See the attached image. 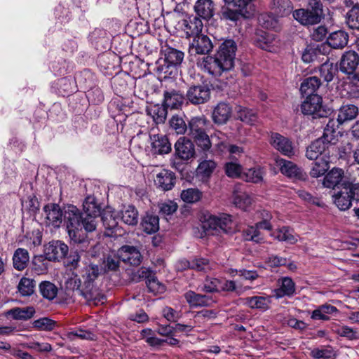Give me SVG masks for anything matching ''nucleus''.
Masks as SVG:
<instances>
[{
  "instance_id": "obj_1",
  "label": "nucleus",
  "mask_w": 359,
  "mask_h": 359,
  "mask_svg": "<svg viewBox=\"0 0 359 359\" xmlns=\"http://www.w3.org/2000/svg\"><path fill=\"white\" fill-rule=\"evenodd\" d=\"M236 50L237 45L233 40H225L213 56L208 55L198 59L197 65L208 74L219 76L233 67Z\"/></svg>"
},
{
  "instance_id": "obj_2",
  "label": "nucleus",
  "mask_w": 359,
  "mask_h": 359,
  "mask_svg": "<svg viewBox=\"0 0 359 359\" xmlns=\"http://www.w3.org/2000/svg\"><path fill=\"white\" fill-rule=\"evenodd\" d=\"M100 274L98 266L90 264L85 269L82 278L76 275L71 278L67 283L73 290L88 301L95 304H104L106 297L102 294L95 285V280Z\"/></svg>"
},
{
  "instance_id": "obj_3",
  "label": "nucleus",
  "mask_w": 359,
  "mask_h": 359,
  "mask_svg": "<svg viewBox=\"0 0 359 359\" xmlns=\"http://www.w3.org/2000/svg\"><path fill=\"white\" fill-rule=\"evenodd\" d=\"M81 213L76 206L70 205L64 208L63 221L69 238L74 243L82 244L87 248L89 242L85 239L83 233L81 232Z\"/></svg>"
},
{
  "instance_id": "obj_4",
  "label": "nucleus",
  "mask_w": 359,
  "mask_h": 359,
  "mask_svg": "<svg viewBox=\"0 0 359 359\" xmlns=\"http://www.w3.org/2000/svg\"><path fill=\"white\" fill-rule=\"evenodd\" d=\"M208 126L209 121L204 116L191 118L188 125V135L204 151L211 147V142L206 132Z\"/></svg>"
},
{
  "instance_id": "obj_5",
  "label": "nucleus",
  "mask_w": 359,
  "mask_h": 359,
  "mask_svg": "<svg viewBox=\"0 0 359 359\" xmlns=\"http://www.w3.org/2000/svg\"><path fill=\"white\" fill-rule=\"evenodd\" d=\"M322 97L318 95H310L302 103L301 110L304 114L312 115L314 118L323 117L325 111L322 105Z\"/></svg>"
},
{
  "instance_id": "obj_6",
  "label": "nucleus",
  "mask_w": 359,
  "mask_h": 359,
  "mask_svg": "<svg viewBox=\"0 0 359 359\" xmlns=\"http://www.w3.org/2000/svg\"><path fill=\"white\" fill-rule=\"evenodd\" d=\"M254 42L257 46L269 52H276L280 46V41L275 34L262 30L256 32Z\"/></svg>"
},
{
  "instance_id": "obj_7",
  "label": "nucleus",
  "mask_w": 359,
  "mask_h": 359,
  "mask_svg": "<svg viewBox=\"0 0 359 359\" xmlns=\"http://www.w3.org/2000/svg\"><path fill=\"white\" fill-rule=\"evenodd\" d=\"M207 224L210 229L219 232L231 233L234 231L231 216L226 214L220 216L210 215L207 219Z\"/></svg>"
},
{
  "instance_id": "obj_8",
  "label": "nucleus",
  "mask_w": 359,
  "mask_h": 359,
  "mask_svg": "<svg viewBox=\"0 0 359 359\" xmlns=\"http://www.w3.org/2000/svg\"><path fill=\"white\" fill-rule=\"evenodd\" d=\"M269 142L275 149L285 156L291 157L295 154L292 142L287 137L279 133H272Z\"/></svg>"
},
{
  "instance_id": "obj_9",
  "label": "nucleus",
  "mask_w": 359,
  "mask_h": 359,
  "mask_svg": "<svg viewBox=\"0 0 359 359\" xmlns=\"http://www.w3.org/2000/svg\"><path fill=\"white\" fill-rule=\"evenodd\" d=\"M69 250L68 246L60 241H53L46 245L44 254L49 261H60L65 257Z\"/></svg>"
},
{
  "instance_id": "obj_10",
  "label": "nucleus",
  "mask_w": 359,
  "mask_h": 359,
  "mask_svg": "<svg viewBox=\"0 0 359 359\" xmlns=\"http://www.w3.org/2000/svg\"><path fill=\"white\" fill-rule=\"evenodd\" d=\"M213 45L208 36L204 34L195 36L193 41L189 45V52L190 55H205L212 50Z\"/></svg>"
},
{
  "instance_id": "obj_11",
  "label": "nucleus",
  "mask_w": 359,
  "mask_h": 359,
  "mask_svg": "<svg viewBox=\"0 0 359 359\" xmlns=\"http://www.w3.org/2000/svg\"><path fill=\"white\" fill-rule=\"evenodd\" d=\"M46 212V224L54 228L60 227L62 221L64 210L55 203H50L44 207Z\"/></svg>"
},
{
  "instance_id": "obj_12",
  "label": "nucleus",
  "mask_w": 359,
  "mask_h": 359,
  "mask_svg": "<svg viewBox=\"0 0 359 359\" xmlns=\"http://www.w3.org/2000/svg\"><path fill=\"white\" fill-rule=\"evenodd\" d=\"M177 156L184 161H188L195 155V148L193 142L185 137H180L175 144Z\"/></svg>"
},
{
  "instance_id": "obj_13",
  "label": "nucleus",
  "mask_w": 359,
  "mask_h": 359,
  "mask_svg": "<svg viewBox=\"0 0 359 359\" xmlns=\"http://www.w3.org/2000/svg\"><path fill=\"white\" fill-rule=\"evenodd\" d=\"M210 91L205 86L190 87L187 93V99L194 104L205 103L210 99Z\"/></svg>"
},
{
  "instance_id": "obj_14",
  "label": "nucleus",
  "mask_w": 359,
  "mask_h": 359,
  "mask_svg": "<svg viewBox=\"0 0 359 359\" xmlns=\"http://www.w3.org/2000/svg\"><path fill=\"white\" fill-rule=\"evenodd\" d=\"M277 165L281 173L284 175L295 180L304 179V173L302 169L297 167L294 163L281 158L277 161Z\"/></svg>"
},
{
  "instance_id": "obj_15",
  "label": "nucleus",
  "mask_w": 359,
  "mask_h": 359,
  "mask_svg": "<svg viewBox=\"0 0 359 359\" xmlns=\"http://www.w3.org/2000/svg\"><path fill=\"white\" fill-rule=\"evenodd\" d=\"M277 288L273 290L274 296L279 299L290 297L295 292V284L290 277H282L277 281Z\"/></svg>"
},
{
  "instance_id": "obj_16",
  "label": "nucleus",
  "mask_w": 359,
  "mask_h": 359,
  "mask_svg": "<svg viewBox=\"0 0 359 359\" xmlns=\"http://www.w3.org/2000/svg\"><path fill=\"white\" fill-rule=\"evenodd\" d=\"M294 18L303 25H312L320 22L321 18L317 12H313L310 9H297L293 12Z\"/></svg>"
},
{
  "instance_id": "obj_17",
  "label": "nucleus",
  "mask_w": 359,
  "mask_h": 359,
  "mask_svg": "<svg viewBox=\"0 0 359 359\" xmlns=\"http://www.w3.org/2000/svg\"><path fill=\"white\" fill-rule=\"evenodd\" d=\"M359 63V57L356 52L349 50L341 57L340 62V70L346 74L353 73Z\"/></svg>"
},
{
  "instance_id": "obj_18",
  "label": "nucleus",
  "mask_w": 359,
  "mask_h": 359,
  "mask_svg": "<svg viewBox=\"0 0 359 359\" xmlns=\"http://www.w3.org/2000/svg\"><path fill=\"white\" fill-rule=\"evenodd\" d=\"M118 252L124 262L133 266H138L142 262V257L140 251L133 246L124 245L121 247Z\"/></svg>"
},
{
  "instance_id": "obj_19",
  "label": "nucleus",
  "mask_w": 359,
  "mask_h": 359,
  "mask_svg": "<svg viewBox=\"0 0 359 359\" xmlns=\"http://www.w3.org/2000/svg\"><path fill=\"white\" fill-rule=\"evenodd\" d=\"M151 151L154 154H168L171 151V144L168 137L163 135H154L151 137Z\"/></svg>"
},
{
  "instance_id": "obj_20",
  "label": "nucleus",
  "mask_w": 359,
  "mask_h": 359,
  "mask_svg": "<svg viewBox=\"0 0 359 359\" xmlns=\"http://www.w3.org/2000/svg\"><path fill=\"white\" fill-rule=\"evenodd\" d=\"M162 53L164 55L165 62L168 67L180 65L183 61L184 56L182 51L168 46L163 47Z\"/></svg>"
},
{
  "instance_id": "obj_21",
  "label": "nucleus",
  "mask_w": 359,
  "mask_h": 359,
  "mask_svg": "<svg viewBox=\"0 0 359 359\" xmlns=\"http://www.w3.org/2000/svg\"><path fill=\"white\" fill-rule=\"evenodd\" d=\"M184 298L191 307L209 306L214 302L211 297L197 294L191 290L184 294Z\"/></svg>"
},
{
  "instance_id": "obj_22",
  "label": "nucleus",
  "mask_w": 359,
  "mask_h": 359,
  "mask_svg": "<svg viewBox=\"0 0 359 359\" xmlns=\"http://www.w3.org/2000/svg\"><path fill=\"white\" fill-rule=\"evenodd\" d=\"M140 277L146 278V284L149 292L157 294L164 292L165 286L161 284L156 277L151 276L150 271L146 269H141L138 271Z\"/></svg>"
},
{
  "instance_id": "obj_23",
  "label": "nucleus",
  "mask_w": 359,
  "mask_h": 359,
  "mask_svg": "<svg viewBox=\"0 0 359 359\" xmlns=\"http://www.w3.org/2000/svg\"><path fill=\"white\" fill-rule=\"evenodd\" d=\"M175 180V177L173 172L168 170H163L156 175L154 182L156 185L162 190L168 191L174 187Z\"/></svg>"
},
{
  "instance_id": "obj_24",
  "label": "nucleus",
  "mask_w": 359,
  "mask_h": 359,
  "mask_svg": "<svg viewBox=\"0 0 359 359\" xmlns=\"http://www.w3.org/2000/svg\"><path fill=\"white\" fill-rule=\"evenodd\" d=\"M348 35L342 30L332 32L327 38V43L332 48L341 49L348 43Z\"/></svg>"
},
{
  "instance_id": "obj_25",
  "label": "nucleus",
  "mask_w": 359,
  "mask_h": 359,
  "mask_svg": "<svg viewBox=\"0 0 359 359\" xmlns=\"http://www.w3.org/2000/svg\"><path fill=\"white\" fill-rule=\"evenodd\" d=\"M231 115V107L229 104L219 102L214 109L212 119L216 123H225Z\"/></svg>"
},
{
  "instance_id": "obj_26",
  "label": "nucleus",
  "mask_w": 359,
  "mask_h": 359,
  "mask_svg": "<svg viewBox=\"0 0 359 359\" xmlns=\"http://www.w3.org/2000/svg\"><path fill=\"white\" fill-rule=\"evenodd\" d=\"M315 161L312 163L310 170V176L313 178H318L323 176L330 168V161L327 155H324L320 158L313 159Z\"/></svg>"
},
{
  "instance_id": "obj_27",
  "label": "nucleus",
  "mask_w": 359,
  "mask_h": 359,
  "mask_svg": "<svg viewBox=\"0 0 359 359\" xmlns=\"http://www.w3.org/2000/svg\"><path fill=\"white\" fill-rule=\"evenodd\" d=\"M328 146L323 140L317 139L307 148L306 156L310 160L320 158L322 156L327 155L326 150Z\"/></svg>"
},
{
  "instance_id": "obj_28",
  "label": "nucleus",
  "mask_w": 359,
  "mask_h": 359,
  "mask_svg": "<svg viewBox=\"0 0 359 359\" xmlns=\"http://www.w3.org/2000/svg\"><path fill=\"white\" fill-rule=\"evenodd\" d=\"M344 170L341 168H333L324 177L323 184L325 187L334 189L340 184L344 177Z\"/></svg>"
},
{
  "instance_id": "obj_29",
  "label": "nucleus",
  "mask_w": 359,
  "mask_h": 359,
  "mask_svg": "<svg viewBox=\"0 0 359 359\" xmlns=\"http://www.w3.org/2000/svg\"><path fill=\"white\" fill-rule=\"evenodd\" d=\"M270 235L279 241H285L290 244H294L298 241V236L294 233L292 229L287 226L278 229Z\"/></svg>"
},
{
  "instance_id": "obj_30",
  "label": "nucleus",
  "mask_w": 359,
  "mask_h": 359,
  "mask_svg": "<svg viewBox=\"0 0 359 359\" xmlns=\"http://www.w3.org/2000/svg\"><path fill=\"white\" fill-rule=\"evenodd\" d=\"M339 311L337 307L325 304L319 306L317 309L313 311L311 315L312 320H321L327 321L330 320L329 315L338 313Z\"/></svg>"
},
{
  "instance_id": "obj_31",
  "label": "nucleus",
  "mask_w": 359,
  "mask_h": 359,
  "mask_svg": "<svg viewBox=\"0 0 359 359\" xmlns=\"http://www.w3.org/2000/svg\"><path fill=\"white\" fill-rule=\"evenodd\" d=\"M358 114V108L354 104H345L340 107L337 116V123L342 124L344 122L353 120Z\"/></svg>"
},
{
  "instance_id": "obj_32",
  "label": "nucleus",
  "mask_w": 359,
  "mask_h": 359,
  "mask_svg": "<svg viewBox=\"0 0 359 359\" xmlns=\"http://www.w3.org/2000/svg\"><path fill=\"white\" fill-rule=\"evenodd\" d=\"M194 9L198 15L203 19L210 18L214 13V4L212 0H198Z\"/></svg>"
},
{
  "instance_id": "obj_33",
  "label": "nucleus",
  "mask_w": 359,
  "mask_h": 359,
  "mask_svg": "<svg viewBox=\"0 0 359 359\" xmlns=\"http://www.w3.org/2000/svg\"><path fill=\"white\" fill-rule=\"evenodd\" d=\"M333 201L340 210H346L351 206L352 197L347 188L333 195Z\"/></svg>"
},
{
  "instance_id": "obj_34",
  "label": "nucleus",
  "mask_w": 359,
  "mask_h": 359,
  "mask_svg": "<svg viewBox=\"0 0 359 359\" xmlns=\"http://www.w3.org/2000/svg\"><path fill=\"white\" fill-rule=\"evenodd\" d=\"M184 100L183 95L175 90L164 93L163 103L166 107L178 109L182 106Z\"/></svg>"
},
{
  "instance_id": "obj_35",
  "label": "nucleus",
  "mask_w": 359,
  "mask_h": 359,
  "mask_svg": "<svg viewBox=\"0 0 359 359\" xmlns=\"http://www.w3.org/2000/svg\"><path fill=\"white\" fill-rule=\"evenodd\" d=\"M182 25L187 37L200 34L203 29V22L197 17L183 20Z\"/></svg>"
},
{
  "instance_id": "obj_36",
  "label": "nucleus",
  "mask_w": 359,
  "mask_h": 359,
  "mask_svg": "<svg viewBox=\"0 0 359 359\" xmlns=\"http://www.w3.org/2000/svg\"><path fill=\"white\" fill-rule=\"evenodd\" d=\"M321 85L320 80L317 76H310L305 79L300 86V91L302 95L310 96L316 95L315 93Z\"/></svg>"
},
{
  "instance_id": "obj_37",
  "label": "nucleus",
  "mask_w": 359,
  "mask_h": 359,
  "mask_svg": "<svg viewBox=\"0 0 359 359\" xmlns=\"http://www.w3.org/2000/svg\"><path fill=\"white\" fill-rule=\"evenodd\" d=\"M29 260L28 251L24 248H18L13 256V267L18 271H22L27 267Z\"/></svg>"
},
{
  "instance_id": "obj_38",
  "label": "nucleus",
  "mask_w": 359,
  "mask_h": 359,
  "mask_svg": "<svg viewBox=\"0 0 359 359\" xmlns=\"http://www.w3.org/2000/svg\"><path fill=\"white\" fill-rule=\"evenodd\" d=\"M35 313L33 307L14 308L5 312V316H11L15 320H27Z\"/></svg>"
},
{
  "instance_id": "obj_39",
  "label": "nucleus",
  "mask_w": 359,
  "mask_h": 359,
  "mask_svg": "<svg viewBox=\"0 0 359 359\" xmlns=\"http://www.w3.org/2000/svg\"><path fill=\"white\" fill-rule=\"evenodd\" d=\"M233 202L236 206L247 210L252 204V199L247 193L235 189L233 194Z\"/></svg>"
},
{
  "instance_id": "obj_40",
  "label": "nucleus",
  "mask_w": 359,
  "mask_h": 359,
  "mask_svg": "<svg viewBox=\"0 0 359 359\" xmlns=\"http://www.w3.org/2000/svg\"><path fill=\"white\" fill-rule=\"evenodd\" d=\"M83 207L84 214L88 216L98 217L100 215V205L93 196H88L86 198Z\"/></svg>"
},
{
  "instance_id": "obj_41",
  "label": "nucleus",
  "mask_w": 359,
  "mask_h": 359,
  "mask_svg": "<svg viewBox=\"0 0 359 359\" xmlns=\"http://www.w3.org/2000/svg\"><path fill=\"white\" fill-rule=\"evenodd\" d=\"M215 137H217L221 140L220 142L217 143V147L221 152H225L228 151L230 154H241L243 152V149L242 147H240L236 145H229L224 142V135L221 132H217L212 135V139L213 140Z\"/></svg>"
},
{
  "instance_id": "obj_42",
  "label": "nucleus",
  "mask_w": 359,
  "mask_h": 359,
  "mask_svg": "<svg viewBox=\"0 0 359 359\" xmlns=\"http://www.w3.org/2000/svg\"><path fill=\"white\" fill-rule=\"evenodd\" d=\"M270 298L261 296L246 297L244 299V304L251 309L266 310L269 308Z\"/></svg>"
},
{
  "instance_id": "obj_43",
  "label": "nucleus",
  "mask_w": 359,
  "mask_h": 359,
  "mask_svg": "<svg viewBox=\"0 0 359 359\" xmlns=\"http://www.w3.org/2000/svg\"><path fill=\"white\" fill-rule=\"evenodd\" d=\"M142 229L149 234L156 232L159 229V219L156 215H146L141 223Z\"/></svg>"
},
{
  "instance_id": "obj_44",
  "label": "nucleus",
  "mask_w": 359,
  "mask_h": 359,
  "mask_svg": "<svg viewBox=\"0 0 359 359\" xmlns=\"http://www.w3.org/2000/svg\"><path fill=\"white\" fill-rule=\"evenodd\" d=\"M164 105L155 104L147 109L148 114L156 123H163L167 116V109Z\"/></svg>"
},
{
  "instance_id": "obj_45",
  "label": "nucleus",
  "mask_w": 359,
  "mask_h": 359,
  "mask_svg": "<svg viewBox=\"0 0 359 359\" xmlns=\"http://www.w3.org/2000/svg\"><path fill=\"white\" fill-rule=\"evenodd\" d=\"M35 286L34 279L22 277L18 283V290L22 296L29 297L34 292Z\"/></svg>"
},
{
  "instance_id": "obj_46",
  "label": "nucleus",
  "mask_w": 359,
  "mask_h": 359,
  "mask_svg": "<svg viewBox=\"0 0 359 359\" xmlns=\"http://www.w3.org/2000/svg\"><path fill=\"white\" fill-rule=\"evenodd\" d=\"M184 266L189 265L191 268L198 270L208 271L214 269L215 264L210 262V261L205 258H196L191 262L185 261L183 262Z\"/></svg>"
},
{
  "instance_id": "obj_47",
  "label": "nucleus",
  "mask_w": 359,
  "mask_h": 359,
  "mask_svg": "<svg viewBox=\"0 0 359 359\" xmlns=\"http://www.w3.org/2000/svg\"><path fill=\"white\" fill-rule=\"evenodd\" d=\"M264 170L260 167L248 169L242 175L241 179L252 183H259L263 180Z\"/></svg>"
},
{
  "instance_id": "obj_48",
  "label": "nucleus",
  "mask_w": 359,
  "mask_h": 359,
  "mask_svg": "<svg viewBox=\"0 0 359 359\" xmlns=\"http://www.w3.org/2000/svg\"><path fill=\"white\" fill-rule=\"evenodd\" d=\"M121 219L125 224L128 225H136L138 222L137 210L133 205H128V207H126L121 211Z\"/></svg>"
},
{
  "instance_id": "obj_49",
  "label": "nucleus",
  "mask_w": 359,
  "mask_h": 359,
  "mask_svg": "<svg viewBox=\"0 0 359 359\" xmlns=\"http://www.w3.org/2000/svg\"><path fill=\"white\" fill-rule=\"evenodd\" d=\"M39 291L43 297L53 300L57 294V287L50 281H43L39 284Z\"/></svg>"
},
{
  "instance_id": "obj_50",
  "label": "nucleus",
  "mask_w": 359,
  "mask_h": 359,
  "mask_svg": "<svg viewBox=\"0 0 359 359\" xmlns=\"http://www.w3.org/2000/svg\"><path fill=\"white\" fill-rule=\"evenodd\" d=\"M203 193L196 188L183 190L180 195L182 200L187 203H196L201 199Z\"/></svg>"
},
{
  "instance_id": "obj_51",
  "label": "nucleus",
  "mask_w": 359,
  "mask_h": 359,
  "mask_svg": "<svg viewBox=\"0 0 359 359\" xmlns=\"http://www.w3.org/2000/svg\"><path fill=\"white\" fill-rule=\"evenodd\" d=\"M275 13L280 17L289 15L292 10V4L290 0H273Z\"/></svg>"
},
{
  "instance_id": "obj_52",
  "label": "nucleus",
  "mask_w": 359,
  "mask_h": 359,
  "mask_svg": "<svg viewBox=\"0 0 359 359\" xmlns=\"http://www.w3.org/2000/svg\"><path fill=\"white\" fill-rule=\"evenodd\" d=\"M311 356L315 359H334L335 353L332 347L322 346L311 350Z\"/></svg>"
},
{
  "instance_id": "obj_53",
  "label": "nucleus",
  "mask_w": 359,
  "mask_h": 359,
  "mask_svg": "<svg viewBox=\"0 0 359 359\" xmlns=\"http://www.w3.org/2000/svg\"><path fill=\"white\" fill-rule=\"evenodd\" d=\"M216 168V163L212 160H204L201 162L197 168V173L203 178L210 177Z\"/></svg>"
},
{
  "instance_id": "obj_54",
  "label": "nucleus",
  "mask_w": 359,
  "mask_h": 359,
  "mask_svg": "<svg viewBox=\"0 0 359 359\" xmlns=\"http://www.w3.org/2000/svg\"><path fill=\"white\" fill-rule=\"evenodd\" d=\"M237 118L243 122L254 125L257 121V116L252 109L239 107L237 111Z\"/></svg>"
},
{
  "instance_id": "obj_55",
  "label": "nucleus",
  "mask_w": 359,
  "mask_h": 359,
  "mask_svg": "<svg viewBox=\"0 0 359 359\" xmlns=\"http://www.w3.org/2000/svg\"><path fill=\"white\" fill-rule=\"evenodd\" d=\"M104 226L109 230L115 229L118 225V219L114 212L105 210L102 215Z\"/></svg>"
},
{
  "instance_id": "obj_56",
  "label": "nucleus",
  "mask_w": 359,
  "mask_h": 359,
  "mask_svg": "<svg viewBox=\"0 0 359 359\" xmlns=\"http://www.w3.org/2000/svg\"><path fill=\"white\" fill-rule=\"evenodd\" d=\"M224 170L226 175L232 178H241L243 172L242 166L235 162H227L224 165Z\"/></svg>"
},
{
  "instance_id": "obj_57",
  "label": "nucleus",
  "mask_w": 359,
  "mask_h": 359,
  "mask_svg": "<svg viewBox=\"0 0 359 359\" xmlns=\"http://www.w3.org/2000/svg\"><path fill=\"white\" fill-rule=\"evenodd\" d=\"M170 126L177 134L183 135L188 130V126L184 119L177 115L172 116Z\"/></svg>"
},
{
  "instance_id": "obj_58",
  "label": "nucleus",
  "mask_w": 359,
  "mask_h": 359,
  "mask_svg": "<svg viewBox=\"0 0 359 359\" xmlns=\"http://www.w3.org/2000/svg\"><path fill=\"white\" fill-rule=\"evenodd\" d=\"M232 277L239 276L246 280L253 281L259 277V274L256 271L241 269H231L229 271Z\"/></svg>"
},
{
  "instance_id": "obj_59",
  "label": "nucleus",
  "mask_w": 359,
  "mask_h": 359,
  "mask_svg": "<svg viewBox=\"0 0 359 359\" xmlns=\"http://www.w3.org/2000/svg\"><path fill=\"white\" fill-rule=\"evenodd\" d=\"M346 24L352 29H359V7H353L348 12Z\"/></svg>"
},
{
  "instance_id": "obj_60",
  "label": "nucleus",
  "mask_w": 359,
  "mask_h": 359,
  "mask_svg": "<svg viewBox=\"0 0 359 359\" xmlns=\"http://www.w3.org/2000/svg\"><path fill=\"white\" fill-rule=\"evenodd\" d=\"M259 22L266 29H276L278 28V22L272 14L264 13L260 15Z\"/></svg>"
},
{
  "instance_id": "obj_61",
  "label": "nucleus",
  "mask_w": 359,
  "mask_h": 359,
  "mask_svg": "<svg viewBox=\"0 0 359 359\" xmlns=\"http://www.w3.org/2000/svg\"><path fill=\"white\" fill-rule=\"evenodd\" d=\"M319 72L320 76L323 77L325 81L330 82L333 79L336 72V68L332 63L326 62L321 65Z\"/></svg>"
},
{
  "instance_id": "obj_62",
  "label": "nucleus",
  "mask_w": 359,
  "mask_h": 359,
  "mask_svg": "<svg viewBox=\"0 0 359 359\" xmlns=\"http://www.w3.org/2000/svg\"><path fill=\"white\" fill-rule=\"evenodd\" d=\"M158 207L160 210V215L164 217H168L172 215L177 211L178 205L175 201L168 200L160 203Z\"/></svg>"
},
{
  "instance_id": "obj_63",
  "label": "nucleus",
  "mask_w": 359,
  "mask_h": 359,
  "mask_svg": "<svg viewBox=\"0 0 359 359\" xmlns=\"http://www.w3.org/2000/svg\"><path fill=\"white\" fill-rule=\"evenodd\" d=\"M33 326L34 328L39 330L50 331L54 329L55 321L48 318H41L34 320Z\"/></svg>"
},
{
  "instance_id": "obj_64",
  "label": "nucleus",
  "mask_w": 359,
  "mask_h": 359,
  "mask_svg": "<svg viewBox=\"0 0 359 359\" xmlns=\"http://www.w3.org/2000/svg\"><path fill=\"white\" fill-rule=\"evenodd\" d=\"M43 256H36L33 259V270L38 274L46 273L48 262Z\"/></svg>"
}]
</instances>
